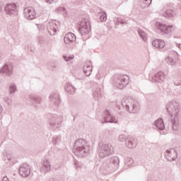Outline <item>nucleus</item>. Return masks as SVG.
<instances>
[{
    "label": "nucleus",
    "instance_id": "obj_39",
    "mask_svg": "<svg viewBox=\"0 0 181 181\" xmlns=\"http://www.w3.org/2000/svg\"><path fill=\"white\" fill-rule=\"evenodd\" d=\"M117 23H121L124 21V20L122 18H117Z\"/></svg>",
    "mask_w": 181,
    "mask_h": 181
},
{
    "label": "nucleus",
    "instance_id": "obj_49",
    "mask_svg": "<svg viewBox=\"0 0 181 181\" xmlns=\"http://www.w3.org/2000/svg\"><path fill=\"white\" fill-rule=\"evenodd\" d=\"M179 49H181V44L179 45Z\"/></svg>",
    "mask_w": 181,
    "mask_h": 181
},
{
    "label": "nucleus",
    "instance_id": "obj_44",
    "mask_svg": "<svg viewBox=\"0 0 181 181\" xmlns=\"http://www.w3.org/2000/svg\"><path fill=\"white\" fill-rule=\"evenodd\" d=\"M2 11H3L2 4H0V12H2Z\"/></svg>",
    "mask_w": 181,
    "mask_h": 181
},
{
    "label": "nucleus",
    "instance_id": "obj_42",
    "mask_svg": "<svg viewBox=\"0 0 181 181\" xmlns=\"http://www.w3.org/2000/svg\"><path fill=\"white\" fill-rule=\"evenodd\" d=\"M121 25H128V23L127 21H123L122 23H120Z\"/></svg>",
    "mask_w": 181,
    "mask_h": 181
},
{
    "label": "nucleus",
    "instance_id": "obj_51",
    "mask_svg": "<svg viewBox=\"0 0 181 181\" xmlns=\"http://www.w3.org/2000/svg\"><path fill=\"white\" fill-rule=\"evenodd\" d=\"M52 26H53V25H54V24L52 23Z\"/></svg>",
    "mask_w": 181,
    "mask_h": 181
},
{
    "label": "nucleus",
    "instance_id": "obj_8",
    "mask_svg": "<svg viewBox=\"0 0 181 181\" xmlns=\"http://www.w3.org/2000/svg\"><path fill=\"white\" fill-rule=\"evenodd\" d=\"M23 16L28 21H32L36 18V11L33 7H26L23 10Z\"/></svg>",
    "mask_w": 181,
    "mask_h": 181
},
{
    "label": "nucleus",
    "instance_id": "obj_15",
    "mask_svg": "<svg viewBox=\"0 0 181 181\" xmlns=\"http://www.w3.org/2000/svg\"><path fill=\"white\" fill-rule=\"evenodd\" d=\"M166 75L165 72L160 71L157 72L151 78V81L153 83H163L165 81V78Z\"/></svg>",
    "mask_w": 181,
    "mask_h": 181
},
{
    "label": "nucleus",
    "instance_id": "obj_43",
    "mask_svg": "<svg viewBox=\"0 0 181 181\" xmlns=\"http://www.w3.org/2000/svg\"><path fill=\"white\" fill-rule=\"evenodd\" d=\"M175 86H181V81L180 82H177V83H175Z\"/></svg>",
    "mask_w": 181,
    "mask_h": 181
},
{
    "label": "nucleus",
    "instance_id": "obj_25",
    "mask_svg": "<svg viewBox=\"0 0 181 181\" xmlns=\"http://www.w3.org/2000/svg\"><path fill=\"white\" fill-rule=\"evenodd\" d=\"M65 90L66 93H69V94H74V93H76V88H74L71 83H67L65 85Z\"/></svg>",
    "mask_w": 181,
    "mask_h": 181
},
{
    "label": "nucleus",
    "instance_id": "obj_32",
    "mask_svg": "<svg viewBox=\"0 0 181 181\" xmlns=\"http://www.w3.org/2000/svg\"><path fill=\"white\" fill-rule=\"evenodd\" d=\"M100 20L101 22H105L107 21V13L105 12L100 13Z\"/></svg>",
    "mask_w": 181,
    "mask_h": 181
},
{
    "label": "nucleus",
    "instance_id": "obj_5",
    "mask_svg": "<svg viewBox=\"0 0 181 181\" xmlns=\"http://www.w3.org/2000/svg\"><path fill=\"white\" fill-rule=\"evenodd\" d=\"M90 28L91 27H90V22L86 20V18H82L81 20L78 30L80 35L83 36L84 35H88V33H90Z\"/></svg>",
    "mask_w": 181,
    "mask_h": 181
},
{
    "label": "nucleus",
    "instance_id": "obj_33",
    "mask_svg": "<svg viewBox=\"0 0 181 181\" xmlns=\"http://www.w3.org/2000/svg\"><path fill=\"white\" fill-rule=\"evenodd\" d=\"M152 4V0H143V4L141 5L142 8H147Z\"/></svg>",
    "mask_w": 181,
    "mask_h": 181
},
{
    "label": "nucleus",
    "instance_id": "obj_6",
    "mask_svg": "<svg viewBox=\"0 0 181 181\" xmlns=\"http://www.w3.org/2000/svg\"><path fill=\"white\" fill-rule=\"evenodd\" d=\"M129 84V77L127 75H120L119 78L115 82V86L119 90H122L124 87H127Z\"/></svg>",
    "mask_w": 181,
    "mask_h": 181
},
{
    "label": "nucleus",
    "instance_id": "obj_13",
    "mask_svg": "<svg viewBox=\"0 0 181 181\" xmlns=\"http://www.w3.org/2000/svg\"><path fill=\"white\" fill-rule=\"evenodd\" d=\"M18 172L23 177H28L30 175V167L27 163H23L20 166Z\"/></svg>",
    "mask_w": 181,
    "mask_h": 181
},
{
    "label": "nucleus",
    "instance_id": "obj_40",
    "mask_svg": "<svg viewBox=\"0 0 181 181\" xmlns=\"http://www.w3.org/2000/svg\"><path fill=\"white\" fill-rule=\"evenodd\" d=\"M47 4H52V2H56V0H45Z\"/></svg>",
    "mask_w": 181,
    "mask_h": 181
},
{
    "label": "nucleus",
    "instance_id": "obj_45",
    "mask_svg": "<svg viewBox=\"0 0 181 181\" xmlns=\"http://www.w3.org/2000/svg\"><path fill=\"white\" fill-rule=\"evenodd\" d=\"M53 30H54V33H56V32H57V30H56V28H53Z\"/></svg>",
    "mask_w": 181,
    "mask_h": 181
},
{
    "label": "nucleus",
    "instance_id": "obj_34",
    "mask_svg": "<svg viewBox=\"0 0 181 181\" xmlns=\"http://www.w3.org/2000/svg\"><path fill=\"white\" fill-rule=\"evenodd\" d=\"M74 165H75V169H76L77 170H80V169L83 168V164H81V163L78 161H75Z\"/></svg>",
    "mask_w": 181,
    "mask_h": 181
},
{
    "label": "nucleus",
    "instance_id": "obj_48",
    "mask_svg": "<svg viewBox=\"0 0 181 181\" xmlns=\"http://www.w3.org/2000/svg\"><path fill=\"white\" fill-rule=\"evenodd\" d=\"M102 170H105V164H103V166L102 167Z\"/></svg>",
    "mask_w": 181,
    "mask_h": 181
},
{
    "label": "nucleus",
    "instance_id": "obj_36",
    "mask_svg": "<svg viewBox=\"0 0 181 181\" xmlns=\"http://www.w3.org/2000/svg\"><path fill=\"white\" fill-rule=\"evenodd\" d=\"M63 59H64V60H65L66 62H70V60H73V59H74V55H73L72 57H71V56H67V55H64V56H63Z\"/></svg>",
    "mask_w": 181,
    "mask_h": 181
},
{
    "label": "nucleus",
    "instance_id": "obj_41",
    "mask_svg": "<svg viewBox=\"0 0 181 181\" xmlns=\"http://www.w3.org/2000/svg\"><path fill=\"white\" fill-rule=\"evenodd\" d=\"M2 181H9V178H8V177H4L2 179Z\"/></svg>",
    "mask_w": 181,
    "mask_h": 181
},
{
    "label": "nucleus",
    "instance_id": "obj_2",
    "mask_svg": "<svg viewBox=\"0 0 181 181\" xmlns=\"http://www.w3.org/2000/svg\"><path fill=\"white\" fill-rule=\"evenodd\" d=\"M90 151H91V147L85 139H79L75 141L73 152L76 156L83 158L90 153Z\"/></svg>",
    "mask_w": 181,
    "mask_h": 181
},
{
    "label": "nucleus",
    "instance_id": "obj_30",
    "mask_svg": "<svg viewBox=\"0 0 181 181\" xmlns=\"http://www.w3.org/2000/svg\"><path fill=\"white\" fill-rule=\"evenodd\" d=\"M16 91V85L11 83L9 87V94H15Z\"/></svg>",
    "mask_w": 181,
    "mask_h": 181
},
{
    "label": "nucleus",
    "instance_id": "obj_17",
    "mask_svg": "<svg viewBox=\"0 0 181 181\" xmlns=\"http://www.w3.org/2000/svg\"><path fill=\"white\" fill-rule=\"evenodd\" d=\"M136 139H135V137H132L130 136H127V139L126 141V146H127V148H129V149H132L136 147Z\"/></svg>",
    "mask_w": 181,
    "mask_h": 181
},
{
    "label": "nucleus",
    "instance_id": "obj_7",
    "mask_svg": "<svg viewBox=\"0 0 181 181\" xmlns=\"http://www.w3.org/2000/svg\"><path fill=\"white\" fill-rule=\"evenodd\" d=\"M62 122H63L62 117L54 115L49 118L48 124L51 129H57V128H60Z\"/></svg>",
    "mask_w": 181,
    "mask_h": 181
},
{
    "label": "nucleus",
    "instance_id": "obj_37",
    "mask_svg": "<svg viewBox=\"0 0 181 181\" xmlns=\"http://www.w3.org/2000/svg\"><path fill=\"white\" fill-rule=\"evenodd\" d=\"M66 11V8L64 7H59L56 9L57 13H62Z\"/></svg>",
    "mask_w": 181,
    "mask_h": 181
},
{
    "label": "nucleus",
    "instance_id": "obj_4",
    "mask_svg": "<svg viewBox=\"0 0 181 181\" xmlns=\"http://www.w3.org/2000/svg\"><path fill=\"white\" fill-rule=\"evenodd\" d=\"M113 153L114 147H112L111 144H99L98 153L100 159H104V158H107L110 156V155H112Z\"/></svg>",
    "mask_w": 181,
    "mask_h": 181
},
{
    "label": "nucleus",
    "instance_id": "obj_38",
    "mask_svg": "<svg viewBox=\"0 0 181 181\" xmlns=\"http://www.w3.org/2000/svg\"><path fill=\"white\" fill-rule=\"evenodd\" d=\"M167 63H169V64H171V66H173L175 64V60L173 58L168 57L166 59Z\"/></svg>",
    "mask_w": 181,
    "mask_h": 181
},
{
    "label": "nucleus",
    "instance_id": "obj_12",
    "mask_svg": "<svg viewBox=\"0 0 181 181\" xmlns=\"http://www.w3.org/2000/svg\"><path fill=\"white\" fill-rule=\"evenodd\" d=\"M50 104L52 107H59L60 105V95L58 93H53L49 95Z\"/></svg>",
    "mask_w": 181,
    "mask_h": 181
},
{
    "label": "nucleus",
    "instance_id": "obj_28",
    "mask_svg": "<svg viewBox=\"0 0 181 181\" xmlns=\"http://www.w3.org/2000/svg\"><path fill=\"white\" fill-rule=\"evenodd\" d=\"M62 142V136H57L55 137H53L52 139V143L53 145H59Z\"/></svg>",
    "mask_w": 181,
    "mask_h": 181
},
{
    "label": "nucleus",
    "instance_id": "obj_24",
    "mask_svg": "<svg viewBox=\"0 0 181 181\" xmlns=\"http://www.w3.org/2000/svg\"><path fill=\"white\" fill-rule=\"evenodd\" d=\"M103 92L101 91V88L98 87L93 89V98L95 100H100L102 97Z\"/></svg>",
    "mask_w": 181,
    "mask_h": 181
},
{
    "label": "nucleus",
    "instance_id": "obj_9",
    "mask_svg": "<svg viewBox=\"0 0 181 181\" xmlns=\"http://www.w3.org/2000/svg\"><path fill=\"white\" fill-rule=\"evenodd\" d=\"M4 11L6 15H9L10 16L18 15V6L15 4H7L4 7Z\"/></svg>",
    "mask_w": 181,
    "mask_h": 181
},
{
    "label": "nucleus",
    "instance_id": "obj_27",
    "mask_svg": "<svg viewBox=\"0 0 181 181\" xmlns=\"http://www.w3.org/2000/svg\"><path fill=\"white\" fill-rule=\"evenodd\" d=\"M110 163L115 166H118L119 165V158L117 156H113L110 158Z\"/></svg>",
    "mask_w": 181,
    "mask_h": 181
},
{
    "label": "nucleus",
    "instance_id": "obj_3",
    "mask_svg": "<svg viewBox=\"0 0 181 181\" xmlns=\"http://www.w3.org/2000/svg\"><path fill=\"white\" fill-rule=\"evenodd\" d=\"M122 105L128 112L136 114L139 112L141 106L139 102L132 99L131 97L124 98L122 100Z\"/></svg>",
    "mask_w": 181,
    "mask_h": 181
},
{
    "label": "nucleus",
    "instance_id": "obj_23",
    "mask_svg": "<svg viewBox=\"0 0 181 181\" xmlns=\"http://www.w3.org/2000/svg\"><path fill=\"white\" fill-rule=\"evenodd\" d=\"M29 98L33 101L35 107H37V105L42 103V99L39 96L31 95L29 96Z\"/></svg>",
    "mask_w": 181,
    "mask_h": 181
},
{
    "label": "nucleus",
    "instance_id": "obj_14",
    "mask_svg": "<svg viewBox=\"0 0 181 181\" xmlns=\"http://www.w3.org/2000/svg\"><path fill=\"white\" fill-rule=\"evenodd\" d=\"M165 156L168 162H172L177 158V151L175 148H169L166 151Z\"/></svg>",
    "mask_w": 181,
    "mask_h": 181
},
{
    "label": "nucleus",
    "instance_id": "obj_20",
    "mask_svg": "<svg viewBox=\"0 0 181 181\" xmlns=\"http://www.w3.org/2000/svg\"><path fill=\"white\" fill-rule=\"evenodd\" d=\"M52 166L50 165V162L48 160H45L43 161L42 166L40 168L41 173H46L50 170Z\"/></svg>",
    "mask_w": 181,
    "mask_h": 181
},
{
    "label": "nucleus",
    "instance_id": "obj_26",
    "mask_svg": "<svg viewBox=\"0 0 181 181\" xmlns=\"http://www.w3.org/2000/svg\"><path fill=\"white\" fill-rule=\"evenodd\" d=\"M175 15H176V13L172 9H168L163 13L165 18H173Z\"/></svg>",
    "mask_w": 181,
    "mask_h": 181
},
{
    "label": "nucleus",
    "instance_id": "obj_11",
    "mask_svg": "<svg viewBox=\"0 0 181 181\" xmlns=\"http://www.w3.org/2000/svg\"><path fill=\"white\" fill-rule=\"evenodd\" d=\"M108 122L110 123H115L117 124V118L114 117V115H111L110 111L105 110L104 112V117L103 119L102 120V124H107Z\"/></svg>",
    "mask_w": 181,
    "mask_h": 181
},
{
    "label": "nucleus",
    "instance_id": "obj_22",
    "mask_svg": "<svg viewBox=\"0 0 181 181\" xmlns=\"http://www.w3.org/2000/svg\"><path fill=\"white\" fill-rule=\"evenodd\" d=\"M153 125H155L159 131H163V129H165V123H163V119H162V118L156 120Z\"/></svg>",
    "mask_w": 181,
    "mask_h": 181
},
{
    "label": "nucleus",
    "instance_id": "obj_46",
    "mask_svg": "<svg viewBox=\"0 0 181 181\" xmlns=\"http://www.w3.org/2000/svg\"><path fill=\"white\" fill-rule=\"evenodd\" d=\"M7 159H8V160H11V157H10L8 155H7Z\"/></svg>",
    "mask_w": 181,
    "mask_h": 181
},
{
    "label": "nucleus",
    "instance_id": "obj_47",
    "mask_svg": "<svg viewBox=\"0 0 181 181\" xmlns=\"http://www.w3.org/2000/svg\"><path fill=\"white\" fill-rule=\"evenodd\" d=\"M0 60H2V54L0 52Z\"/></svg>",
    "mask_w": 181,
    "mask_h": 181
},
{
    "label": "nucleus",
    "instance_id": "obj_18",
    "mask_svg": "<svg viewBox=\"0 0 181 181\" xmlns=\"http://www.w3.org/2000/svg\"><path fill=\"white\" fill-rule=\"evenodd\" d=\"M83 71L86 76L88 77L91 72L93 71V66H91V61L86 62L83 66Z\"/></svg>",
    "mask_w": 181,
    "mask_h": 181
},
{
    "label": "nucleus",
    "instance_id": "obj_19",
    "mask_svg": "<svg viewBox=\"0 0 181 181\" xmlns=\"http://www.w3.org/2000/svg\"><path fill=\"white\" fill-rule=\"evenodd\" d=\"M75 41H76V35L71 33H68L67 34H66V35L64 37V42L66 45H70V43Z\"/></svg>",
    "mask_w": 181,
    "mask_h": 181
},
{
    "label": "nucleus",
    "instance_id": "obj_31",
    "mask_svg": "<svg viewBox=\"0 0 181 181\" xmlns=\"http://www.w3.org/2000/svg\"><path fill=\"white\" fill-rule=\"evenodd\" d=\"M127 139H128V136L124 135V134H120L118 137V141L119 142H125L127 143Z\"/></svg>",
    "mask_w": 181,
    "mask_h": 181
},
{
    "label": "nucleus",
    "instance_id": "obj_16",
    "mask_svg": "<svg viewBox=\"0 0 181 181\" xmlns=\"http://www.w3.org/2000/svg\"><path fill=\"white\" fill-rule=\"evenodd\" d=\"M0 73L10 77L12 75V65L8 64H4L0 70Z\"/></svg>",
    "mask_w": 181,
    "mask_h": 181
},
{
    "label": "nucleus",
    "instance_id": "obj_35",
    "mask_svg": "<svg viewBox=\"0 0 181 181\" xmlns=\"http://www.w3.org/2000/svg\"><path fill=\"white\" fill-rule=\"evenodd\" d=\"M125 163L126 165H127V166H130V165H132V163H134V159L129 157L125 160Z\"/></svg>",
    "mask_w": 181,
    "mask_h": 181
},
{
    "label": "nucleus",
    "instance_id": "obj_1",
    "mask_svg": "<svg viewBox=\"0 0 181 181\" xmlns=\"http://www.w3.org/2000/svg\"><path fill=\"white\" fill-rule=\"evenodd\" d=\"M166 110L170 115V125L173 131H179L180 127V105L176 101L169 102L166 105Z\"/></svg>",
    "mask_w": 181,
    "mask_h": 181
},
{
    "label": "nucleus",
    "instance_id": "obj_29",
    "mask_svg": "<svg viewBox=\"0 0 181 181\" xmlns=\"http://www.w3.org/2000/svg\"><path fill=\"white\" fill-rule=\"evenodd\" d=\"M137 32L140 36V37L143 40H146V33H145V32L142 30H141V28H139L137 30Z\"/></svg>",
    "mask_w": 181,
    "mask_h": 181
},
{
    "label": "nucleus",
    "instance_id": "obj_10",
    "mask_svg": "<svg viewBox=\"0 0 181 181\" xmlns=\"http://www.w3.org/2000/svg\"><path fill=\"white\" fill-rule=\"evenodd\" d=\"M156 28L164 35H170L172 30H173V25H166L161 23H157Z\"/></svg>",
    "mask_w": 181,
    "mask_h": 181
},
{
    "label": "nucleus",
    "instance_id": "obj_50",
    "mask_svg": "<svg viewBox=\"0 0 181 181\" xmlns=\"http://www.w3.org/2000/svg\"><path fill=\"white\" fill-rule=\"evenodd\" d=\"M54 67H55V66H54V67L52 66V70H54Z\"/></svg>",
    "mask_w": 181,
    "mask_h": 181
},
{
    "label": "nucleus",
    "instance_id": "obj_21",
    "mask_svg": "<svg viewBox=\"0 0 181 181\" xmlns=\"http://www.w3.org/2000/svg\"><path fill=\"white\" fill-rule=\"evenodd\" d=\"M152 45L156 49H163L165 47V41L162 40H154L152 42Z\"/></svg>",
    "mask_w": 181,
    "mask_h": 181
}]
</instances>
